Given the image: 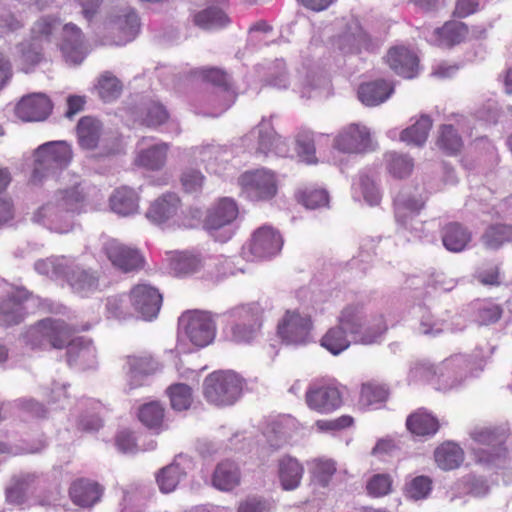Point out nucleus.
<instances>
[{"label": "nucleus", "mask_w": 512, "mask_h": 512, "mask_svg": "<svg viewBox=\"0 0 512 512\" xmlns=\"http://www.w3.org/2000/svg\"><path fill=\"white\" fill-rule=\"evenodd\" d=\"M354 424V418L350 415H341L335 419H320L315 422L318 432L334 433L350 428Z\"/></svg>", "instance_id": "obj_50"}, {"label": "nucleus", "mask_w": 512, "mask_h": 512, "mask_svg": "<svg viewBox=\"0 0 512 512\" xmlns=\"http://www.w3.org/2000/svg\"><path fill=\"white\" fill-rule=\"evenodd\" d=\"M239 181L248 196L254 200L270 199L277 192L274 174L265 169L246 172Z\"/></svg>", "instance_id": "obj_12"}, {"label": "nucleus", "mask_w": 512, "mask_h": 512, "mask_svg": "<svg viewBox=\"0 0 512 512\" xmlns=\"http://www.w3.org/2000/svg\"><path fill=\"white\" fill-rule=\"evenodd\" d=\"M349 30L339 39V48L341 50L353 52L367 44V35L357 23L350 26Z\"/></svg>", "instance_id": "obj_46"}, {"label": "nucleus", "mask_w": 512, "mask_h": 512, "mask_svg": "<svg viewBox=\"0 0 512 512\" xmlns=\"http://www.w3.org/2000/svg\"><path fill=\"white\" fill-rule=\"evenodd\" d=\"M20 69L29 73L42 59L41 52L30 42H21L17 46Z\"/></svg>", "instance_id": "obj_45"}, {"label": "nucleus", "mask_w": 512, "mask_h": 512, "mask_svg": "<svg viewBox=\"0 0 512 512\" xmlns=\"http://www.w3.org/2000/svg\"><path fill=\"white\" fill-rule=\"evenodd\" d=\"M169 144L161 142L146 149H141L134 160L135 165L151 171L161 170L167 160Z\"/></svg>", "instance_id": "obj_27"}, {"label": "nucleus", "mask_w": 512, "mask_h": 512, "mask_svg": "<svg viewBox=\"0 0 512 512\" xmlns=\"http://www.w3.org/2000/svg\"><path fill=\"white\" fill-rule=\"evenodd\" d=\"M84 200L85 194L80 183H76L70 188L60 189L55 193L53 201L38 210L34 215V220L41 222L47 218L52 230L58 233L68 232L73 226L70 213L77 211Z\"/></svg>", "instance_id": "obj_2"}, {"label": "nucleus", "mask_w": 512, "mask_h": 512, "mask_svg": "<svg viewBox=\"0 0 512 512\" xmlns=\"http://www.w3.org/2000/svg\"><path fill=\"white\" fill-rule=\"evenodd\" d=\"M301 202L309 209L326 207L329 204V195L324 189H313L302 193Z\"/></svg>", "instance_id": "obj_55"}, {"label": "nucleus", "mask_w": 512, "mask_h": 512, "mask_svg": "<svg viewBox=\"0 0 512 512\" xmlns=\"http://www.w3.org/2000/svg\"><path fill=\"white\" fill-rule=\"evenodd\" d=\"M284 240L280 233L270 226L258 228L252 236L251 253L274 256L281 252Z\"/></svg>", "instance_id": "obj_20"}, {"label": "nucleus", "mask_w": 512, "mask_h": 512, "mask_svg": "<svg viewBox=\"0 0 512 512\" xmlns=\"http://www.w3.org/2000/svg\"><path fill=\"white\" fill-rule=\"evenodd\" d=\"M436 144L441 150L452 155L460 151L463 142L454 127L448 124L440 127Z\"/></svg>", "instance_id": "obj_43"}, {"label": "nucleus", "mask_w": 512, "mask_h": 512, "mask_svg": "<svg viewBox=\"0 0 512 512\" xmlns=\"http://www.w3.org/2000/svg\"><path fill=\"white\" fill-rule=\"evenodd\" d=\"M481 239L488 249H497L503 243L512 240V227L502 224L490 226Z\"/></svg>", "instance_id": "obj_44"}, {"label": "nucleus", "mask_w": 512, "mask_h": 512, "mask_svg": "<svg viewBox=\"0 0 512 512\" xmlns=\"http://www.w3.org/2000/svg\"><path fill=\"white\" fill-rule=\"evenodd\" d=\"M386 158L389 173L395 178L408 177L414 168V161L407 154L391 152L386 155Z\"/></svg>", "instance_id": "obj_42"}, {"label": "nucleus", "mask_w": 512, "mask_h": 512, "mask_svg": "<svg viewBox=\"0 0 512 512\" xmlns=\"http://www.w3.org/2000/svg\"><path fill=\"white\" fill-rule=\"evenodd\" d=\"M471 239V232L458 222H451L443 227V245L452 253H459L463 251Z\"/></svg>", "instance_id": "obj_30"}, {"label": "nucleus", "mask_w": 512, "mask_h": 512, "mask_svg": "<svg viewBox=\"0 0 512 512\" xmlns=\"http://www.w3.org/2000/svg\"><path fill=\"white\" fill-rule=\"evenodd\" d=\"M432 489V480L427 476L415 477L407 487L409 497L419 500L427 497Z\"/></svg>", "instance_id": "obj_56"}, {"label": "nucleus", "mask_w": 512, "mask_h": 512, "mask_svg": "<svg viewBox=\"0 0 512 512\" xmlns=\"http://www.w3.org/2000/svg\"><path fill=\"white\" fill-rule=\"evenodd\" d=\"M115 444L117 448L124 453L134 452L137 450L134 433L128 429H124L117 434Z\"/></svg>", "instance_id": "obj_64"}, {"label": "nucleus", "mask_w": 512, "mask_h": 512, "mask_svg": "<svg viewBox=\"0 0 512 512\" xmlns=\"http://www.w3.org/2000/svg\"><path fill=\"white\" fill-rule=\"evenodd\" d=\"M203 181L204 176L201 174V172L194 169L186 170L181 177L182 185L184 189L189 193L199 191L202 188Z\"/></svg>", "instance_id": "obj_62"}, {"label": "nucleus", "mask_w": 512, "mask_h": 512, "mask_svg": "<svg viewBox=\"0 0 512 512\" xmlns=\"http://www.w3.org/2000/svg\"><path fill=\"white\" fill-rule=\"evenodd\" d=\"M129 300L134 309L145 319H152L159 313L162 295L148 284L135 285L129 293Z\"/></svg>", "instance_id": "obj_14"}, {"label": "nucleus", "mask_w": 512, "mask_h": 512, "mask_svg": "<svg viewBox=\"0 0 512 512\" xmlns=\"http://www.w3.org/2000/svg\"><path fill=\"white\" fill-rule=\"evenodd\" d=\"M137 417L147 429L159 434L165 430V408L159 401H151L138 408Z\"/></svg>", "instance_id": "obj_29"}, {"label": "nucleus", "mask_w": 512, "mask_h": 512, "mask_svg": "<svg viewBox=\"0 0 512 512\" xmlns=\"http://www.w3.org/2000/svg\"><path fill=\"white\" fill-rule=\"evenodd\" d=\"M267 84L278 88L285 89L289 85V77L285 69V63L282 60H277L274 64V71H272L268 78Z\"/></svg>", "instance_id": "obj_58"}, {"label": "nucleus", "mask_w": 512, "mask_h": 512, "mask_svg": "<svg viewBox=\"0 0 512 512\" xmlns=\"http://www.w3.org/2000/svg\"><path fill=\"white\" fill-rule=\"evenodd\" d=\"M309 465L311 481L321 487H327L337 471L336 463L332 459L316 458Z\"/></svg>", "instance_id": "obj_38"}, {"label": "nucleus", "mask_w": 512, "mask_h": 512, "mask_svg": "<svg viewBox=\"0 0 512 512\" xmlns=\"http://www.w3.org/2000/svg\"><path fill=\"white\" fill-rule=\"evenodd\" d=\"M389 396L390 390L386 384L371 380L361 385L359 403L365 407L380 408Z\"/></svg>", "instance_id": "obj_32"}, {"label": "nucleus", "mask_w": 512, "mask_h": 512, "mask_svg": "<svg viewBox=\"0 0 512 512\" xmlns=\"http://www.w3.org/2000/svg\"><path fill=\"white\" fill-rule=\"evenodd\" d=\"M71 285L78 291L97 289V279L86 271L73 272L69 278Z\"/></svg>", "instance_id": "obj_59"}, {"label": "nucleus", "mask_w": 512, "mask_h": 512, "mask_svg": "<svg viewBox=\"0 0 512 512\" xmlns=\"http://www.w3.org/2000/svg\"><path fill=\"white\" fill-rule=\"evenodd\" d=\"M110 206L115 213L129 216L138 212L139 197L133 189L121 187L110 196Z\"/></svg>", "instance_id": "obj_33"}, {"label": "nucleus", "mask_w": 512, "mask_h": 512, "mask_svg": "<svg viewBox=\"0 0 512 512\" xmlns=\"http://www.w3.org/2000/svg\"><path fill=\"white\" fill-rule=\"evenodd\" d=\"M503 308L488 301H479L475 307V318L479 325H490L500 320Z\"/></svg>", "instance_id": "obj_47"}, {"label": "nucleus", "mask_w": 512, "mask_h": 512, "mask_svg": "<svg viewBox=\"0 0 512 512\" xmlns=\"http://www.w3.org/2000/svg\"><path fill=\"white\" fill-rule=\"evenodd\" d=\"M468 33L467 26L462 22H447L435 30L439 45L450 47L462 42Z\"/></svg>", "instance_id": "obj_39"}, {"label": "nucleus", "mask_w": 512, "mask_h": 512, "mask_svg": "<svg viewBox=\"0 0 512 512\" xmlns=\"http://www.w3.org/2000/svg\"><path fill=\"white\" fill-rule=\"evenodd\" d=\"M39 484V478L35 473L14 476L5 490L6 502L24 508L29 497H36L35 494L39 489Z\"/></svg>", "instance_id": "obj_16"}, {"label": "nucleus", "mask_w": 512, "mask_h": 512, "mask_svg": "<svg viewBox=\"0 0 512 512\" xmlns=\"http://www.w3.org/2000/svg\"><path fill=\"white\" fill-rule=\"evenodd\" d=\"M180 323L189 340L197 347L209 345L216 334V326L210 313L189 311L182 315Z\"/></svg>", "instance_id": "obj_9"}, {"label": "nucleus", "mask_w": 512, "mask_h": 512, "mask_svg": "<svg viewBox=\"0 0 512 512\" xmlns=\"http://www.w3.org/2000/svg\"><path fill=\"white\" fill-rule=\"evenodd\" d=\"M168 119V113L165 108L158 103H151L147 107L144 123L147 126H158L163 124Z\"/></svg>", "instance_id": "obj_61"}, {"label": "nucleus", "mask_w": 512, "mask_h": 512, "mask_svg": "<svg viewBox=\"0 0 512 512\" xmlns=\"http://www.w3.org/2000/svg\"><path fill=\"white\" fill-rule=\"evenodd\" d=\"M236 322L230 327L229 338L235 343H248L261 327L262 310L257 304L242 305L231 311Z\"/></svg>", "instance_id": "obj_8"}, {"label": "nucleus", "mask_w": 512, "mask_h": 512, "mask_svg": "<svg viewBox=\"0 0 512 512\" xmlns=\"http://www.w3.org/2000/svg\"><path fill=\"white\" fill-rule=\"evenodd\" d=\"M61 21L54 16H43L39 18L31 29L32 36L36 39L50 40L51 36L59 31Z\"/></svg>", "instance_id": "obj_48"}, {"label": "nucleus", "mask_w": 512, "mask_h": 512, "mask_svg": "<svg viewBox=\"0 0 512 512\" xmlns=\"http://www.w3.org/2000/svg\"><path fill=\"white\" fill-rule=\"evenodd\" d=\"M106 256H143L145 251L126 246L116 239H106L102 245Z\"/></svg>", "instance_id": "obj_51"}, {"label": "nucleus", "mask_w": 512, "mask_h": 512, "mask_svg": "<svg viewBox=\"0 0 512 512\" xmlns=\"http://www.w3.org/2000/svg\"><path fill=\"white\" fill-rule=\"evenodd\" d=\"M312 328L311 319L297 311H286L277 326V334L287 344L303 343Z\"/></svg>", "instance_id": "obj_13"}, {"label": "nucleus", "mask_w": 512, "mask_h": 512, "mask_svg": "<svg viewBox=\"0 0 512 512\" xmlns=\"http://www.w3.org/2000/svg\"><path fill=\"white\" fill-rule=\"evenodd\" d=\"M170 273L175 277H186L197 273L202 263L200 258H170Z\"/></svg>", "instance_id": "obj_49"}, {"label": "nucleus", "mask_w": 512, "mask_h": 512, "mask_svg": "<svg viewBox=\"0 0 512 512\" xmlns=\"http://www.w3.org/2000/svg\"><path fill=\"white\" fill-rule=\"evenodd\" d=\"M241 469L239 465L232 460L226 459L219 462L211 477L213 487L220 491H232L241 483Z\"/></svg>", "instance_id": "obj_23"}, {"label": "nucleus", "mask_w": 512, "mask_h": 512, "mask_svg": "<svg viewBox=\"0 0 512 512\" xmlns=\"http://www.w3.org/2000/svg\"><path fill=\"white\" fill-rule=\"evenodd\" d=\"M308 408L319 414H330L343 405V394L334 381H317L305 393Z\"/></svg>", "instance_id": "obj_7"}, {"label": "nucleus", "mask_w": 512, "mask_h": 512, "mask_svg": "<svg viewBox=\"0 0 512 512\" xmlns=\"http://www.w3.org/2000/svg\"><path fill=\"white\" fill-rule=\"evenodd\" d=\"M434 459L442 470L457 469L464 461V451L457 443L446 441L435 449Z\"/></svg>", "instance_id": "obj_31"}, {"label": "nucleus", "mask_w": 512, "mask_h": 512, "mask_svg": "<svg viewBox=\"0 0 512 512\" xmlns=\"http://www.w3.org/2000/svg\"><path fill=\"white\" fill-rule=\"evenodd\" d=\"M122 83L111 72L102 73L95 85V91L104 102H112L120 97L122 93Z\"/></svg>", "instance_id": "obj_37"}, {"label": "nucleus", "mask_w": 512, "mask_h": 512, "mask_svg": "<svg viewBox=\"0 0 512 512\" xmlns=\"http://www.w3.org/2000/svg\"><path fill=\"white\" fill-rule=\"evenodd\" d=\"M424 203L416 197H409L403 191L399 192L395 198L396 215L399 217L400 209L404 208L411 212H418Z\"/></svg>", "instance_id": "obj_63"}, {"label": "nucleus", "mask_w": 512, "mask_h": 512, "mask_svg": "<svg viewBox=\"0 0 512 512\" xmlns=\"http://www.w3.org/2000/svg\"><path fill=\"white\" fill-rule=\"evenodd\" d=\"M113 267L122 273H135L145 266L144 258H109Z\"/></svg>", "instance_id": "obj_60"}, {"label": "nucleus", "mask_w": 512, "mask_h": 512, "mask_svg": "<svg viewBox=\"0 0 512 512\" xmlns=\"http://www.w3.org/2000/svg\"><path fill=\"white\" fill-rule=\"evenodd\" d=\"M74 329L64 320L45 318L32 325L26 332V344L33 350L63 349L74 343L71 338Z\"/></svg>", "instance_id": "obj_3"}, {"label": "nucleus", "mask_w": 512, "mask_h": 512, "mask_svg": "<svg viewBox=\"0 0 512 512\" xmlns=\"http://www.w3.org/2000/svg\"><path fill=\"white\" fill-rule=\"evenodd\" d=\"M334 147L344 153L362 154L373 150L374 143L366 126L352 123L338 133Z\"/></svg>", "instance_id": "obj_11"}, {"label": "nucleus", "mask_w": 512, "mask_h": 512, "mask_svg": "<svg viewBox=\"0 0 512 512\" xmlns=\"http://www.w3.org/2000/svg\"><path fill=\"white\" fill-rule=\"evenodd\" d=\"M60 50L65 61L71 65H79L86 57L87 50L83 43L81 30L72 23L62 27Z\"/></svg>", "instance_id": "obj_18"}, {"label": "nucleus", "mask_w": 512, "mask_h": 512, "mask_svg": "<svg viewBox=\"0 0 512 512\" xmlns=\"http://www.w3.org/2000/svg\"><path fill=\"white\" fill-rule=\"evenodd\" d=\"M407 430L418 437L435 435L440 429V423L436 416L425 408H419L406 419Z\"/></svg>", "instance_id": "obj_25"}, {"label": "nucleus", "mask_w": 512, "mask_h": 512, "mask_svg": "<svg viewBox=\"0 0 512 512\" xmlns=\"http://www.w3.org/2000/svg\"><path fill=\"white\" fill-rule=\"evenodd\" d=\"M298 153L300 157L308 164L316 163L315 146L309 133H301L296 139Z\"/></svg>", "instance_id": "obj_57"}, {"label": "nucleus", "mask_w": 512, "mask_h": 512, "mask_svg": "<svg viewBox=\"0 0 512 512\" xmlns=\"http://www.w3.org/2000/svg\"><path fill=\"white\" fill-rule=\"evenodd\" d=\"M186 476L185 469L180 463L174 461L163 467L156 475L159 489L163 493H170L176 489L180 481Z\"/></svg>", "instance_id": "obj_35"}, {"label": "nucleus", "mask_w": 512, "mask_h": 512, "mask_svg": "<svg viewBox=\"0 0 512 512\" xmlns=\"http://www.w3.org/2000/svg\"><path fill=\"white\" fill-rule=\"evenodd\" d=\"M277 475L282 489L292 491L300 486L304 467L295 457L284 455L278 460Z\"/></svg>", "instance_id": "obj_24"}, {"label": "nucleus", "mask_w": 512, "mask_h": 512, "mask_svg": "<svg viewBox=\"0 0 512 512\" xmlns=\"http://www.w3.org/2000/svg\"><path fill=\"white\" fill-rule=\"evenodd\" d=\"M166 394L169 397L171 407L176 411L187 410L193 403L192 388L187 384H172L167 388Z\"/></svg>", "instance_id": "obj_40"}, {"label": "nucleus", "mask_w": 512, "mask_h": 512, "mask_svg": "<svg viewBox=\"0 0 512 512\" xmlns=\"http://www.w3.org/2000/svg\"><path fill=\"white\" fill-rule=\"evenodd\" d=\"M258 134V151L264 154L272 151L274 142L276 141V133L269 122H261L252 132Z\"/></svg>", "instance_id": "obj_53"}, {"label": "nucleus", "mask_w": 512, "mask_h": 512, "mask_svg": "<svg viewBox=\"0 0 512 512\" xmlns=\"http://www.w3.org/2000/svg\"><path fill=\"white\" fill-rule=\"evenodd\" d=\"M366 489L372 497L385 496L391 492L392 479L387 474H376L368 481Z\"/></svg>", "instance_id": "obj_52"}, {"label": "nucleus", "mask_w": 512, "mask_h": 512, "mask_svg": "<svg viewBox=\"0 0 512 512\" xmlns=\"http://www.w3.org/2000/svg\"><path fill=\"white\" fill-rule=\"evenodd\" d=\"M387 325L383 316H378L371 323H364L357 308H345L336 326L331 327L321 338V346L338 355L351 344L349 335L358 337L363 344L374 343L385 331Z\"/></svg>", "instance_id": "obj_1"}, {"label": "nucleus", "mask_w": 512, "mask_h": 512, "mask_svg": "<svg viewBox=\"0 0 512 512\" xmlns=\"http://www.w3.org/2000/svg\"><path fill=\"white\" fill-rule=\"evenodd\" d=\"M72 159L71 146L66 141H52L39 146L34 153L32 181L41 182L67 168Z\"/></svg>", "instance_id": "obj_4"}, {"label": "nucleus", "mask_w": 512, "mask_h": 512, "mask_svg": "<svg viewBox=\"0 0 512 512\" xmlns=\"http://www.w3.org/2000/svg\"><path fill=\"white\" fill-rule=\"evenodd\" d=\"M432 120L427 115H422L413 125L401 132L400 139L408 145L421 147L425 144Z\"/></svg>", "instance_id": "obj_34"}, {"label": "nucleus", "mask_w": 512, "mask_h": 512, "mask_svg": "<svg viewBox=\"0 0 512 512\" xmlns=\"http://www.w3.org/2000/svg\"><path fill=\"white\" fill-rule=\"evenodd\" d=\"M127 365L132 378L148 376L158 370V363L149 354L127 356Z\"/></svg>", "instance_id": "obj_41"}, {"label": "nucleus", "mask_w": 512, "mask_h": 512, "mask_svg": "<svg viewBox=\"0 0 512 512\" xmlns=\"http://www.w3.org/2000/svg\"><path fill=\"white\" fill-rule=\"evenodd\" d=\"M181 206L180 197L174 192H167L150 204L146 217L156 225H164L177 216Z\"/></svg>", "instance_id": "obj_19"}, {"label": "nucleus", "mask_w": 512, "mask_h": 512, "mask_svg": "<svg viewBox=\"0 0 512 512\" xmlns=\"http://www.w3.org/2000/svg\"><path fill=\"white\" fill-rule=\"evenodd\" d=\"M389 67L398 75L411 79L418 73V57L408 48H391L386 56Z\"/></svg>", "instance_id": "obj_21"}, {"label": "nucleus", "mask_w": 512, "mask_h": 512, "mask_svg": "<svg viewBox=\"0 0 512 512\" xmlns=\"http://www.w3.org/2000/svg\"><path fill=\"white\" fill-rule=\"evenodd\" d=\"M52 111V103L44 93L23 96L15 108L16 115L25 122L43 121Z\"/></svg>", "instance_id": "obj_17"}, {"label": "nucleus", "mask_w": 512, "mask_h": 512, "mask_svg": "<svg viewBox=\"0 0 512 512\" xmlns=\"http://www.w3.org/2000/svg\"><path fill=\"white\" fill-rule=\"evenodd\" d=\"M238 213V205L233 198H220L207 210L203 228L216 241L226 242L233 235L230 226L237 219Z\"/></svg>", "instance_id": "obj_6"}, {"label": "nucleus", "mask_w": 512, "mask_h": 512, "mask_svg": "<svg viewBox=\"0 0 512 512\" xmlns=\"http://www.w3.org/2000/svg\"><path fill=\"white\" fill-rule=\"evenodd\" d=\"M78 143L83 149H95L103 135L102 122L92 116L80 118L76 126Z\"/></svg>", "instance_id": "obj_26"}, {"label": "nucleus", "mask_w": 512, "mask_h": 512, "mask_svg": "<svg viewBox=\"0 0 512 512\" xmlns=\"http://www.w3.org/2000/svg\"><path fill=\"white\" fill-rule=\"evenodd\" d=\"M29 297L25 289H17L0 303V323L4 326L17 325L24 320L23 301Z\"/></svg>", "instance_id": "obj_22"}, {"label": "nucleus", "mask_w": 512, "mask_h": 512, "mask_svg": "<svg viewBox=\"0 0 512 512\" xmlns=\"http://www.w3.org/2000/svg\"><path fill=\"white\" fill-rule=\"evenodd\" d=\"M201 73L203 79L206 81L215 86L223 87L229 98V104L227 106H230V104L235 100V94L230 92L228 76L223 71L215 68L202 70Z\"/></svg>", "instance_id": "obj_54"}, {"label": "nucleus", "mask_w": 512, "mask_h": 512, "mask_svg": "<svg viewBox=\"0 0 512 512\" xmlns=\"http://www.w3.org/2000/svg\"><path fill=\"white\" fill-rule=\"evenodd\" d=\"M193 20L202 29L221 28L230 21L223 9L214 5L196 13Z\"/></svg>", "instance_id": "obj_36"}, {"label": "nucleus", "mask_w": 512, "mask_h": 512, "mask_svg": "<svg viewBox=\"0 0 512 512\" xmlns=\"http://www.w3.org/2000/svg\"><path fill=\"white\" fill-rule=\"evenodd\" d=\"M242 393V380L231 371H215L203 382L205 400L215 406L222 407L234 404Z\"/></svg>", "instance_id": "obj_5"}, {"label": "nucleus", "mask_w": 512, "mask_h": 512, "mask_svg": "<svg viewBox=\"0 0 512 512\" xmlns=\"http://www.w3.org/2000/svg\"><path fill=\"white\" fill-rule=\"evenodd\" d=\"M104 491V486L99 482L80 477L71 482L68 494L74 505L81 508H92L101 501Z\"/></svg>", "instance_id": "obj_15"}, {"label": "nucleus", "mask_w": 512, "mask_h": 512, "mask_svg": "<svg viewBox=\"0 0 512 512\" xmlns=\"http://www.w3.org/2000/svg\"><path fill=\"white\" fill-rule=\"evenodd\" d=\"M393 87L384 80L363 83L358 88V98L366 106H377L393 93Z\"/></svg>", "instance_id": "obj_28"}, {"label": "nucleus", "mask_w": 512, "mask_h": 512, "mask_svg": "<svg viewBox=\"0 0 512 512\" xmlns=\"http://www.w3.org/2000/svg\"><path fill=\"white\" fill-rule=\"evenodd\" d=\"M139 25L138 16L131 8L114 10L106 23V29L113 35L109 43L123 45L132 41L138 33Z\"/></svg>", "instance_id": "obj_10"}]
</instances>
